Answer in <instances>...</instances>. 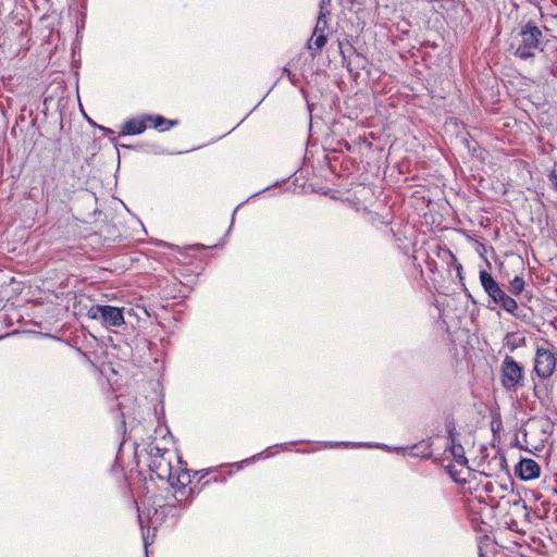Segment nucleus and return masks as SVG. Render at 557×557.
Listing matches in <instances>:
<instances>
[{
    "label": "nucleus",
    "instance_id": "nucleus-2",
    "mask_svg": "<svg viewBox=\"0 0 557 557\" xmlns=\"http://www.w3.org/2000/svg\"><path fill=\"white\" fill-rule=\"evenodd\" d=\"M518 524H506L498 528L492 535L483 534L478 537L479 557H487L494 546L518 553L521 557H528L527 552L531 548L540 550L541 548L552 549L554 545L547 541V537H535L528 535L525 531L519 530Z\"/></svg>",
    "mask_w": 557,
    "mask_h": 557
},
{
    "label": "nucleus",
    "instance_id": "nucleus-7",
    "mask_svg": "<svg viewBox=\"0 0 557 557\" xmlns=\"http://www.w3.org/2000/svg\"><path fill=\"white\" fill-rule=\"evenodd\" d=\"M445 456L446 458L451 457L454 461V465L447 466L449 473L455 481H461L462 479L457 476V473H455L453 469L455 467H460V472H462V470L467 468L468 459L465 454V448L460 444H457L454 438H451L450 446L445 449Z\"/></svg>",
    "mask_w": 557,
    "mask_h": 557
},
{
    "label": "nucleus",
    "instance_id": "nucleus-22",
    "mask_svg": "<svg viewBox=\"0 0 557 557\" xmlns=\"http://www.w3.org/2000/svg\"><path fill=\"white\" fill-rule=\"evenodd\" d=\"M478 527H480V524H476ZM474 531L479 532V531H483L481 528H474Z\"/></svg>",
    "mask_w": 557,
    "mask_h": 557
},
{
    "label": "nucleus",
    "instance_id": "nucleus-11",
    "mask_svg": "<svg viewBox=\"0 0 557 557\" xmlns=\"http://www.w3.org/2000/svg\"><path fill=\"white\" fill-rule=\"evenodd\" d=\"M141 540L144 545V556L149 557V546L152 545L157 537L158 527L156 524H139Z\"/></svg>",
    "mask_w": 557,
    "mask_h": 557
},
{
    "label": "nucleus",
    "instance_id": "nucleus-5",
    "mask_svg": "<svg viewBox=\"0 0 557 557\" xmlns=\"http://www.w3.org/2000/svg\"><path fill=\"white\" fill-rule=\"evenodd\" d=\"M523 377V368L512 357L506 356L500 364L502 386L509 392L516 391L521 386Z\"/></svg>",
    "mask_w": 557,
    "mask_h": 557
},
{
    "label": "nucleus",
    "instance_id": "nucleus-8",
    "mask_svg": "<svg viewBox=\"0 0 557 557\" xmlns=\"http://www.w3.org/2000/svg\"><path fill=\"white\" fill-rule=\"evenodd\" d=\"M521 480L529 481L540 476L541 467L533 459H522L516 469Z\"/></svg>",
    "mask_w": 557,
    "mask_h": 557
},
{
    "label": "nucleus",
    "instance_id": "nucleus-17",
    "mask_svg": "<svg viewBox=\"0 0 557 557\" xmlns=\"http://www.w3.org/2000/svg\"><path fill=\"white\" fill-rule=\"evenodd\" d=\"M524 288V281L519 277V276H516L511 282H510V292L515 295H519Z\"/></svg>",
    "mask_w": 557,
    "mask_h": 557
},
{
    "label": "nucleus",
    "instance_id": "nucleus-18",
    "mask_svg": "<svg viewBox=\"0 0 557 557\" xmlns=\"http://www.w3.org/2000/svg\"><path fill=\"white\" fill-rule=\"evenodd\" d=\"M548 181L552 184V186L555 188V190L557 191V174L555 173V171L549 173Z\"/></svg>",
    "mask_w": 557,
    "mask_h": 557
},
{
    "label": "nucleus",
    "instance_id": "nucleus-13",
    "mask_svg": "<svg viewBox=\"0 0 557 557\" xmlns=\"http://www.w3.org/2000/svg\"><path fill=\"white\" fill-rule=\"evenodd\" d=\"M147 122H151L153 127L159 131H165L177 125L176 120H166L161 115H147Z\"/></svg>",
    "mask_w": 557,
    "mask_h": 557
},
{
    "label": "nucleus",
    "instance_id": "nucleus-3",
    "mask_svg": "<svg viewBox=\"0 0 557 557\" xmlns=\"http://www.w3.org/2000/svg\"><path fill=\"white\" fill-rule=\"evenodd\" d=\"M542 32L539 27L528 23L513 38L510 47L515 49V55L520 59L532 58L539 48Z\"/></svg>",
    "mask_w": 557,
    "mask_h": 557
},
{
    "label": "nucleus",
    "instance_id": "nucleus-10",
    "mask_svg": "<svg viewBox=\"0 0 557 557\" xmlns=\"http://www.w3.org/2000/svg\"><path fill=\"white\" fill-rule=\"evenodd\" d=\"M346 447V448H355V447H377L388 451H399L404 450V448L399 447H389L385 444H371V443H354V442H325L323 443L324 448H334V447Z\"/></svg>",
    "mask_w": 557,
    "mask_h": 557
},
{
    "label": "nucleus",
    "instance_id": "nucleus-12",
    "mask_svg": "<svg viewBox=\"0 0 557 557\" xmlns=\"http://www.w3.org/2000/svg\"><path fill=\"white\" fill-rule=\"evenodd\" d=\"M147 115L137 119H131L123 125V134L126 135H138L147 128Z\"/></svg>",
    "mask_w": 557,
    "mask_h": 557
},
{
    "label": "nucleus",
    "instance_id": "nucleus-9",
    "mask_svg": "<svg viewBox=\"0 0 557 557\" xmlns=\"http://www.w3.org/2000/svg\"><path fill=\"white\" fill-rule=\"evenodd\" d=\"M480 282L484 290L488 294L495 304L497 299L502 298V296L505 294V292L499 287L498 283L486 271L480 272Z\"/></svg>",
    "mask_w": 557,
    "mask_h": 557
},
{
    "label": "nucleus",
    "instance_id": "nucleus-20",
    "mask_svg": "<svg viewBox=\"0 0 557 557\" xmlns=\"http://www.w3.org/2000/svg\"><path fill=\"white\" fill-rule=\"evenodd\" d=\"M331 0H321V3H320V9L323 8L324 11H330L327 9L329 4H330Z\"/></svg>",
    "mask_w": 557,
    "mask_h": 557
},
{
    "label": "nucleus",
    "instance_id": "nucleus-4",
    "mask_svg": "<svg viewBox=\"0 0 557 557\" xmlns=\"http://www.w3.org/2000/svg\"><path fill=\"white\" fill-rule=\"evenodd\" d=\"M557 364V349L546 343L537 346L534 358V372L545 380L553 375Z\"/></svg>",
    "mask_w": 557,
    "mask_h": 557
},
{
    "label": "nucleus",
    "instance_id": "nucleus-15",
    "mask_svg": "<svg viewBox=\"0 0 557 557\" xmlns=\"http://www.w3.org/2000/svg\"><path fill=\"white\" fill-rule=\"evenodd\" d=\"M496 304L500 305L503 309L509 313H513L518 309L517 301L506 293L502 296V298L497 299Z\"/></svg>",
    "mask_w": 557,
    "mask_h": 557
},
{
    "label": "nucleus",
    "instance_id": "nucleus-1",
    "mask_svg": "<svg viewBox=\"0 0 557 557\" xmlns=\"http://www.w3.org/2000/svg\"><path fill=\"white\" fill-rule=\"evenodd\" d=\"M147 465L159 479L166 480L175 499L183 504L193 499L191 476L182 458L174 451L150 444L147 449Z\"/></svg>",
    "mask_w": 557,
    "mask_h": 557
},
{
    "label": "nucleus",
    "instance_id": "nucleus-19",
    "mask_svg": "<svg viewBox=\"0 0 557 557\" xmlns=\"http://www.w3.org/2000/svg\"><path fill=\"white\" fill-rule=\"evenodd\" d=\"M550 525H552V528H547V527H546V523H543V527H545V532H542V531H541V532H540V533H541V536H540V537L545 539V534H547V533H548V532H547V529H549V530L557 529V524H550Z\"/></svg>",
    "mask_w": 557,
    "mask_h": 557
},
{
    "label": "nucleus",
    "instance_id": "nucleus-14",
    "mask_svg": "<svg viewBox=\"0 0 557 557\" xmlns=\"http://www.w3.org/2000/svg\"><path fill=\"white\" fill-rule=\"evenodd\" d=\"M326 44L325 34L314 33L308 41V49L312 51L314 55L318 51H320Z\"/></svg>",
    "mask_w": 557,
    "mask_h": 557
},
{
    "label": "nucleus",
    "instance_id": "nucleus-21",
    "mask_svg": "<svg viewBox=\"0 0 557 557\" xmlns=\"http://www.w3.org/2000/svg\"><path fill=\"white\" fill-rule=\"evenodd\" d=\"M101 129L106 133V134H110L112 133V131L110 128H107V127H103L101 126Z\"/></svg>",
    "mask_w": 557,
    "mask_h": 557
},
{
    "label": "nucleus",
    "instance_id": "nucleus-6",
    "mask_svg": "<svg viewBox=\"0 0 557 557\" xmlns=\"http://www.w3.org/2000/svg\"><path fill=\"white\" fill-rule=\"evenodd\" d=\"M87 315L99 321L106 327H117L125 323L122 309L109 305L92 306Z\"/></svg>",
    "mask_w": 557,
    "mask_h": 557
},
{
    "label": "nucleus",
    "instance_id": "nucleus-16",
    "mask_svg": "<svg viewBox=\"0 0 557 557\" xmlns=\"http://www.w3.org/2000/svg\"><path fill=\"white\" fill-rule=\"evenodd\" d=\"M330 15V11H324L323 8L320 9L318 21L314 27V33L325 34V29L327 28L326 17Z\"/></svg>",
    "mask_w": 557,
    "mask_h": 557
}]
</instances>
